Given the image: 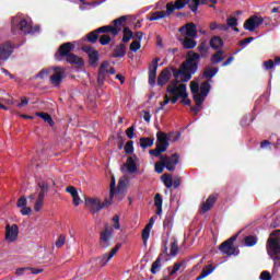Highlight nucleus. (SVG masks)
<instances>
[{"label": "nucleus", "mask_w": 280, "mask_h": 280, "mask_svg": "<svg viewBox=\"0 0 280 280\" xmlns=\"http://www.w3.org/2000/svg\"><path fill=\"white\" fill-rule=\"evenodd\" d=\"M198 65H200V55L194 50L188 51L179 69L172 68L173 78H180V82H189L191 75L198 72Z\"/></svg>", "instance_id": "nucleus-1"}, {"label": "nucleus", "mask_w": 280, "mask_h": 280, "mask_svg": "<svg viewBox=\"0 0 280 280\" xmlns=\"http://www.w3.org/2000/svg\"><path fill=\"white\" fill-rule=\"evenodd\" d=\"M126 15H122L113 21V25L101 26L85 35V40L95 45L100 40V34H112V36H117L121 32V26L126 23Z\"/></svg>", "instance_id": "nucleus-2"}, {"label": "nucleus", "mask_w": 280, "mask_h": 280, "mask_svg": "<svg viewBox=\"0 0 280 280\" xmlns=\"http://www.w3.org/2000/svg\"><path fill=\"white\" fill-rule=\"evenodd\" d=\"M267 255L273 261V270L280 268V230L273 231L266 243Z\"/></svg>", "instance_id": "nucleus-3"}, {"label": "nucleus", "mask_w": 280, "mask_h": 280, "mask_svg": "<svg viewBox=\"0 0 280 280\" xmlns=\"http://www.w3.org/2000/svg\"><path fill=\"white\" fill-rule=\"evenodd\" d=\"M11 32L13 36H16L18 34L27 36V34H36V32H40V26H32L25 18L14 16L11 21Z\"/></svg>", "instance_id": "nucleus-4"}, {"label": "nucleus", "mask_w": 280, "mask_h": 280, "mask_svg": "<svg viewBox=\"0 0 280 280\" xmlns=\"http://www.w3.org/2000/svg\"><path fill=\"white\" fill-rule=\"evenodd\" d=\"M158 159L161 162L155 164V172L158 174H163V170H167V172H174L176 170V165L180 163V155L178 153H173L171 156L168 155H160Z\"/></svg>", "instance_id": "nucleus-5"}, {"label": "nucleus", "mask_w": 280, "mask_h": 280, "mask_svg": "<svg viewBox=\"0 0 280 280\" xmlns=\"http://www.w3.org/2000/svg\"><path fill=\"white\" fill-rule=\"evenodd\" d=\"M170 148V138L167 133L163 131H158L156 132V148L151 149L149 151V154L151 156L159 158L163 152H167V149Z\"/></svg>", "instance_id": "nucleus-6"}, {"label": "nucleus", "mask_w": 280, "mask_h": 280, "mask_svg": "<svg viewBox=\"0 0 280 280\" xmlns=\"http://www.w3.org/2000/svg\"><path fill=\"white\" fill-rule=\"evenodd\" d=\"M240 233H242V232L236 233L235 235L228 238L219 246V250L223 255H228V257H231L233 255L234 256L240 255V249H237V247L235 246V242H237V237H238Z\"/></svg>", "instance_id": "nucleus-7"}, {"label": "nucleus", "mask_w": 280, "mask_h": 280, "mask_svg": "<svg viewBox=\"0 0 280 280\" xmlns=\"http://www.w3.org/2000/svg\"><path fill=\"white\" fill-rule=\"evenodd\" d=\"M180 82H183L180 81V77L172 80L166 88V92L170 93V95H176V93H179L182 100H186V97H189V94L187 93V85L185 83L180 84Z\"/></svg>", "instance_id": "nucleus-8"}, {"label": "nucleus", "mask_w": 280, "mask_h": 280, "mask_svg": "<svg viewBox=\"0 0 280 280\" xmlns=\"http://www.w3.org/2000/svg\"><path fill=\"white\" fill-rule=\"evenodd\" d=\"M113 226L108 225V223L104 224V230L100 233L98 246L101 248H108L112 245L113 240Z\"/></svg>", "instance_id": "nucleus-9"}, {"label": "nucleus", "mask_w": 280, "mask_h": 280, "mask_svg": "<svg viewBox=\"0 0 280 280\" xmlns=\"http://www.w3.org/2000/svg\"><path fill=\"white\" fill-rule=\"evenodd\" d=\"M109 187L110 198H115L116 196L118 197V200H124V194L126 192V180L119 179L117 187L115 179H112Z\"/></svg>", "instance_id": "nucleus-10"}, {"label": "nucleus", "mask_w": 280, "mask_h": 280, "mask_svg": "<svg viewBox=\"0 0 280 280\" xmlns=\"http://www.w3.org/2000/svg\"><path fill=\"white\" fill-rule=\"evenodd\" d=\"M82 51H84V54H86L89 60V65L90 67H97L100 65V51H97L95 48H93V46H82Z\"/></svg>", "instance_id": "nucleus-11"}, {"label": "nucleus", "mask_w": 280, "mask_h": 280, "mask_svg": "<svg viewBox=\"0 0 280 280\" xmlns=\"http://www.w3.org/2000/svg\"><path fill=\"white\" fill-rule=\"evenodd\" d=\"M37 187H39L40 191L37 196V200L35 201L34 206L36 212L40 211V209H43V205H45V194L49 191V184L45 182H39L37 184Z\"/></svg>", "instance_id": "nucleus-12"}, {"label": "nucleus", "mask_w": 280, "mask_h": 280, "mask_svg": "<svg viewBox=\"0 0 280 280\" xmlns=\"http://www.w3.org/2000/svg\"><path fill=\"white\" fill-rule=\"evenodd\" d=\"M71 51H73V44H71V42L63 43L55 54V59L61 62L62 58H67L71 55Z\"/></svg>", "instance_id": "nucleus-13"}, {"label": "nucleus", "mask_w": 280, "mask_h": 280, "mask_svg": "<svg viewBox=\"0 0 280 280\" xmlns=\"http://www.w3.org/2000/svg\"><path fill=\"white\" fill-rule=\"evenodd\" d=\"M264 24V18H259L257 15H252L249 19H247L244 23V30H247L248 32H255L259 25Z\"/></svg>", "instance_id": "nucleus-14"}, {"label": "nucleus", "mask_w": 280, "mask_h": 280, "mask_svg": "<svg viewBox=\"0 0 280 280\" xmlns=\"http://www.w3.org/2000/svg\"><path fill=\"white\" fill-rule=\"evenodd\" d=\"M161 58L156 57L153 59L149 66V84L154 86L156 84V71H159V62Z\"/></svg>", "instance_id": "nucleus-15"}, {"label": "nucleus", "mask_w": 280, "mask_h": 280, "mask_svg": "<svg viewBox=\"0 0 280 280\" xmlns=\"http://www.w3.org/2000/svg\"><path fill=\"white\" fill-rule=\"evenodd\" d=\"M180 34H185L188 38H197L198 37V28L194 22L186 23L182 27H179Z\"/></svg>", "instance_id": "nucleus-16"}, {"label": "nucleus", "mask_w": 280, "mask_h": 280, "mask_svg": "<svg viewBox=\"0 0 280 280\" xmlns=\"http://www.w3.org/2000/svg\"><path fill=\"white\" fill-rule=\"evenodd\" d=\"M119 248H121L120 243L116 244L115 247L110 249L109 254H104L102 257H98L97 261L100 264V267L104 268V266H106V264L110 261L113 257H115V255H117Z\"/></svg>", "instance_id": "nucleus-17"}, {"label": "nucleus", "mask_w": 280, "mask_h": 280, "mask_svg": "<svg viewBox=\"0 0 280 280\" xmlns=\"http://www.w3.org/2000/svg\"><path fill=\"white\" fill-rule=\"evenodd\" d=\"M12 54H14V45L12 43L5 42L0 45V60H8Z\"/></svg>", "instance_id": "nucleus-18"}, {"label": "nucleus", "mask_w": 280, "mask_h": 280, "mask_svg": "<svg viewBox=\"0 0 280 280\" xmlns=\"http://www.w3.org/2000/svg\"><path fill=\"white\" fill-rule=\"evenodd\" d=\"M54 71V74L50 77V82L54 86H59L62 80H65V68L55 67Z\"/></svg>", "instance_id": "nucleus-19"}, {"label": "nucleus", "mask_w": 280, "mask_h": 280, "mask_svg": "<svg viewBox=\"0 0 280 280\" xmlns=\"http://www.w3.org/2000/svg\"><path fill=\"white\" fill-rule=\"evenodd\" d=\"M5 240L7 242H16L19 240V225L12 224L5 226Z\"/></svg>", "instance_id": "nucleus-20"}, {"label": "nucleus", "mask_w": 280, "mask_h": 280, "mask_svg": "<svg viewBox=\"0 0 280 280\" xmlns=\"http://www.w3.org/2000/svg\"><path fill=\"white\" fill-rule=\"evenodd\" d=\"M172 80V68H165L158 77V86H165Z\"/></svg>", "instance_id": "nucleus-21"}, {"label": "nucleus", "mask_w": 280, "mask_h": 280, "mask_svg": "<svg viewBox=\"0 0 280 280\" xmlns=\"http://www.w3.org/2000/svg\"><path fill=\"white\" fill-rule=\"evenodd\" d=\"M85 206L90 208V211L95 214V213H100V207H102V201H100V199L97 198H90V197H85Z\"/></svg>", "instance_id": "nucleus-22"}, {"label": "nucleus", "mask_w": 280, "mask_h": 280, "mask_svg": "<svg viewBox=\"0 0 280 280\" xmlns=\"http://www.w3.org/2000/svg\"><path fill=\"white\" fill-rule=\"evenodd\" d=\"M125 167L128 174H137L139 172V167L137 166V158L136 155L129 156L127 162L125 163Z\"/></svg>", "instance_id": "nucleus-23"}, {"label": "nucleus", "mask_w": 280, "mask_h": 280, "mask_svg": "<svg viewBox=\"0 0 280 280\" xmlns=\"http://www.w3.org/2000/svg\"><path fill=\"white\" fill-rule=\"evenodd\" d=\"M215 200H218V198L213 195H210L208 197V199L206 200V202H203L201 205L200 213H202V215H205V213H207V211H211L213 205H215Z\"/></svg>", "instance_id": "nucleus-24"}, {"label": "nucleus", "mask_w": 280, "mask_h": 280, "mask_svg": "<svg viewBox=\"0 0 280 280\" xmlns=\"http://www.w3.org/2000/svg\"><path fill=\"white\" fill-rule=\"evenodd\" d=\"M66 191L72 197V203L74 207H80V195H78V189L74 186H68Z\"/></svg>", "instance_id": "nucleus-25"}, {"label": "nucleus", "mask_w": 280, "mask_h": 280, "mask_svg": "<svg viewBox=\"0 0 280 280\" xmlns=\"http://www.w3.org/2000/svg\"><path fill=\"white\" fill-rule=\"evenodd\" d=\"M126 56V44L120 43L115 46L112 58H124Z\"/></svg>", "instance_id": "nucleus-26"}, {"label": "nucleus", "mask_w": 280, "mask_h": 280, "mask_svg": "<svg viewBox=\"0 0 280 280\" xmlns=\"http://www.w3.org/2000/svg\"><path fill=\"white\" fill-rule=\"evenodd\" d=\"M66 62L69 65H78L79 67L84 65V60L72 52L66 57Z\"/></svg>", "instance_id": "nucleus-27"}, {"label": "nucleus", "mask_w": 280, "mask_h": 280, "mask_svg": "<svg viewBox=\"0 0 280 280\" xmlns=\"http://www.w3.org/2000/svg\"><path fill=\"white\" fill-rule=\"evenodd\" d=\"M196 37H186L184 39H180V43L184 47V49H195V47L198 45Z\"/></svg>", "instance_id": "nucleus-28"}, {"label": "nucleus", "mask_w": 280, "mask_h": 280, "mask_svg": "<svg viewBox=\"0 0 280 280\" xmlns=\"http://www.w3.org/2000/svg\"><path fill=\"white\" fill-rule=\"evenodd\" d=\"M224 58H226L224 56V50H218L217 52H214L211 56L210 62H211V65H220V62H222V60H224Z\"/></svg>", "instance_id": "nucleus-29"}, {"label": "nucleus", "mask_w": 280, "mask_h": 280, "mask_svg": "<svg viewBox=\"0 0 280 280\" xmlns=\"http://www.w3.org/2000/svg\"><path fill=\"white\" fill-rule=\"evenodd\" d=\"M161 180L163 182L166 189H172V187L174 186V178L171 174H163Z\"/></svg>", "instance_id": "nucleus-30"}, {"label": "nucleus", "mask_w": 280, "mask_h": 280, "mask_svg": "<svg viewBox=\"0 0 280 280\" xmlns=\"http://www.w3.org/2000/svg\"><path fill=\"white\" fill-rule=\"evenodd\" d=\"M224 45V42L222 40V37L220 36H213L210 39V47L212 49H220Z\"/></svg>", "instance_id": "nucleus-31"}, {"label": "nucleus", "mask_w": 280, "mask_h": 280, "mask_svg": "<svg viewBox=\"0 0 280 280\" xmlns=\"http://www.w3.org/2000/svg\"><path fill=\"white\" fill-rule=\"evenodd\" d=\"M218 71H219L218 68L207 67L203 69V78H206V80H211L212 78H215V74L218 73Z\"/></svg>", "instance_id": "nucleus-32"}, {"label": "nucleus", "mask_w": 280, "mask_h": 280, "mask_svg": "<svg viewBox=\"0 0 280 280\" xmlns=\"http://www.w3.org/2000/svg\"><path fill=\"white\" fill-rule=\"evenodd\" d=\"M154 145L153 138L142 137L140 138V148L145 150V148H152Z\"/></svg>", "instance_id": "nucleus-33"}, {"label": "nucleus", "mask_w": 280, "mask_h": 280, "mask_svg": "<svg viewBox=\"0 0 280 280\" xmlns=\"http://www.w3.org/2000/svg\"><path fill=\"white\" fill-rule=\"evenodd\" d=\"M258 238L255 235H247L244 237V245L247 246L248 248L256 246Z\"/></svg>", "instance_id": "nucleus-34"}, {"label": "nucleus", "mask_w": 280, "mask_h": 280, "mask_svg": "<svg viewBox=\"0 0 280 280\" xmlns=\"http://www.w3.org/2000/svg\"><path fill=\"white\" fill-rule=\"evenodd\" d=\"M36 117H40V119H43L44 121H46V124L50 126L55 125L54 118H51V115H49L48 113L37 112Z\"/></svg>", "instance_id": "nucleus-35"}, {"label": "nucleus", "mask_w": 280, "mask_h": 280, "mask_svg": "<svg viewBox=\"0 0 280 280\" xmlns=\"http://www.w3.org/2000/svg\"><path fill=\"white\" fill-rule=\"evenodd\" d=\"M211 272H213V266L208 265L202 269L201 273L196 278V280H202L206 277H209V275H211Z\"/></svg>", "instance_id": "nucleus-36"}, {"label": "nucleus", "mask_w": 280, "mask_h": 280, "mask_svg": "<svg viewBox=\"0 0 280 280\" xmlns=\"http://www.w3.org/2000/svg\"><path fill=\"white\" fill-rule=\"evenodd\" d=\"M161 257H163V254H160V256L155 259V261L151 266V273L156 275L161 270Z\"/></svg>", "instance_id": "nucleus-37"}, {"label": "nucleus", "mask_w": 280, "mask_h": 280, "mask_svg": "<svg viewBox=\"0 0 280 280\" xmlns=\"http://www.w3.org/2000/svg\"><path fill=\"white\" fill-rule=\"evenodd\" d=\"M148 21H159L161 19H165V11H155L151 13L150 16L147 18Z\"/></svg>", "instance_id": "nucleus-38"}, {"label": "nucleus", "mask_w": 280, "mask_h": 280, "mask_svg": "<svg viewBox=\"0 0 280 280\" xmlns=\"http://www.w3.org/2000/svg\"><path fill=\"white\" fill-rule=\"evenodd\" d=\"M226 25H228V28L232 27V30H234V32H240V28H236L237 27V18L230 15L226 20Z\"/></svg>", "instance_id": "nucleus-39"}, {"label": "nucleus", "mask_w": 280, "mask_h": 280, "mask_svg": "<svg viewBox=\"0 0 280 280\" xmlns=\"http://www.w3.org/2000/svg\"><path fill=\"white\" fill-rule=\"evenodd\" d=\"M197 51L199 52L200 59L201 58H207V54L209 51V46H207L206 43H201L198 47H197Z\"/></svg>", "instance_id": "nucleus-40"}, {"label": "nucleus", "mask_w": 280, "mask_h": 280, "mask_svg": "<svg viewBox=\"0 0 280 280\" xmlns=\"http://www.w3.org/2000/svg\"><path fill=\"white\" fill-rule=\"evenodd\" d=\"M122 34V43H130V39L135 36V33H132L129 27H125Z\"/></svg>", "instance_id": "nucleus-41"}, {"label": "nucleus", "mask_w": 280, "mask_h": 280, "mask_svg": "<svg viewBox=\"0 0 280 280\" xmlns=\"http://www.w3.org/2000/svg\"><path fill=\"white\" fill-rule=\"evenodd\" d=\"M152 231V228L150 225H145L144 229L142 230V242L143 245L148 244V240H150V232Z\"/></svg>", "instance_id": "nucleus-42"}, {"label": "nucleus", "mask_w": 280, "mask_h": 280, "mask_svg": "<svg viewBox=\"0 0 280 280\" xmlns=\"http://www.w3.org/2000/svg\"><path fill=\"white\" fill-rule=\"evenodd\" d=\"M200 91H201V95L206 96L209 95V92L211 91V84H209V81H205L203 83H201L200 86Z\"/></svg>", "instance_id": "nucleus-43"}, {"label": "nucleus", "mask_w": 280, "mask_h": 280, "mask_svg": "<svg viewBox=\"0 0 280 280\" xmlns=\"http://www.w3.org/2000/svg\"><path fill=\"white\" fill-rule=\"evenodd\" d=\"M206 97L207 96H205L203 94L198 93V94H194L192 100L196 106H202V103L205 102Z\"/></svg>", "instance_id": "nucleus-44"}, {"label": "nucleus", "mask_w": 280, "mask_h": 280, "mask_svg": "<svg viewBox=\"0 0 280 280\" xmlns=\"http://www.w3.org/2000/svg\"><path fill=\"white\" fill-rule=\"evenodd\" d=\"M110 40V35L103 33V35L100 37L98 43L103 46L109 45Z\"/></svg>", "instance_id": "nucleus-45"}, {"label": "nucleus", "mask_w": 280, "mask_h": 280, "mask_svg": "<svg viewBox=\"0 0 280 280\" xmlns=\"http://www.w3.org/2000/svg\"><path fill=\"white\" fill-rule=\"evenodd\" d=\"M178 242L175 241L171 244L170 256L176 257V255H178Z\"/></svg>", "instance_id": "nucleus-46"}, {"label": "nucleus", "mask_w": 280, "mask_h": 280, "mask_svg": "<svg viewBox=\"0 0 280 280\" xmlns=\"http://www.w3.org/2000/svg\"><path fill=\"white\" fill-rule=\"evenodd\" d=\"M113 205V198H110V192H109V198H106L104 202H101V207L96 209V211H102V209H106V207H110Z\"/></svg>", "instance_id": "nucleus-47"}, {"label": "nucleus", "mask_w": 280, "mask_h": 280, "mask_svg": "<svg viewBox=\"0 0 280 280\" xmlns=\"http://www.w3.org/2000/svg\"><path fill=\"white\" fill-rule=\"evenodd\" d=\"M190 92L192 95L200 93V84L197 81L190 82Z\"/></svg>", "instance_id": "nucleus-48"}, {"label": "nucleus", "mask_w": 280, "mask_h": 280, "mask_svg": "<svg viewBox=\"0 0 280 280\" xmlns=\"http://www.w3.org/2000/svg\"><path fill=\"white\" fill-rule=\"evenodd\" d=\"M125 152L127 154H132V152H135V142L132 140H129L126 144H125Z\"/></svg>", "instance_id": "nucleus-49"}, {"label": "nucleus", "mask_w": 280, "mask_h": 280, "mask_svg": "<svg viewBox=\"0 0 280 280\" xmlns=\"http://www.w3.org/2000/svg\"><path fill=\"white\" fill-rule=\"evenodd\" d=\"M65 242H67V236H65L63 234L59 235V237L57 238L55 246H57V248H62V246H65Z\"/></svg>", "instance_id": "nucleus-50"}, {"label": "nucleus", "mask_w": 280, "mask_h": 280, "mask_svg": "<svg viewBox=\"0 0 280 280\" xmlns=\"http://www.w3.org/2000/svg\"><path fill=\"white\" fill-rule=\"evenodd\" d=\"M200 5V2H198V0H191L189 3H188V8L189 10H191V12H198V8Z\"/></svg>", "instance_id": "nucleus-51"}, {"label": "nucleus", "mask_w": 280, "mask_h": 280, "mask_svg": "<svg viewBox=\"0 0 280 280\" xmlns=\"http://www.w3.org/2000/svg\"><path fill=\"white\" fill-rule=\"evenodd\" d=\"M129 49H130V51H135V52L139 51V50L141 49V42H139V40H133V42L130 44Z\"/></svg>", "instance_id": "nucleus-52"}, {"label": "nucleus", "mask_w": 280, "mask_h": 280, "mask_svg": "<svg viewBox=\"0 0 280 280\" xmlns=\"http://www.w3.org/2000/svg\"><path fill=\"white\" fill-rule=\"evenodd\" d=\"M188 3H189V0H176L175 8L176 10H183V8H185Z\"/></svg>", "instance_id": "nucleus-53"}, {"label": "nucleus", "mask_w": 280, "mask_h": 280, "mask_svg": "<svg viewBox=\"0 0 280 280\" xmlns=\"http://www.w3.org/2000/svg\"><path fill=\"white\" fill-rule=\"evenodd\" d=\"M106 73L107 72L98 71V77H97V84H98V86H102V84H104V82H106Z\"/></svg>", "instance_id": "nucleus-54"}, {"label": "nucleus", "mask_w": 280, "mask_h": 280, "mask_svg": "<svg viewBox=\"0 0 280 280\" xmlns=\"http://www.w3.org/2000/svg\"><path fill=\"white\" fill-rule=\"evenodd\" d=\"M110 67V62L108 61H103L98 68V71L103 73H108V68Z\"/></svg>", "instance_id": "nucleus-55"}, {"label": "nucleus", "mask_w": 280, "mask_h": 280, "mask_svg": "<svg viewBox=\"0 0 280 280\" xmlns=\"http://www.w3.org/2000/svg\"><path fill=\"white\" fill-rule=\"evenodd\" d=\"M167 104H170V95L165 94L164 101L160 103V107L158 108L156 113H159V110H163Z\"/></svg>", "instance_id": "nucleus-56"}, {"label": "nucleus", "mask_w": 280, "mask_h": 280, "mask_svg": "<svg viewBox=\"0 0 280 280\" xmlns=\"http://www.w3.org/2000/svg\"><path fill=\"white\" fill-rule=\"evenodd\" d=\"M183 266V262H175L173 269L170 271V277L176 275Z\"/></svg>", "instance_id": "nucleus-57"}, {"label": "nucleus", "mask_w": 280, "mask_h": 280, "mask_svg": "<svg viewBox=\"0 0 280 280\" xmlns=\"http://www.w3.org/2000/svg\"><path fill=\"white\" fill-rule=\"evenodd\" d=\"M174 10H176L175 4H173V3H167V4H166L165 16H171L172 13L174 12Z\"/></svg>", "instance_id": "nucleus-58"}, {"label": "nucleus", "mask_w": 280, "mask_h": 280, "mask_svg": "<svg viewBox=\"0 0 280 280\" xmlns=\"http://www.w3.org/2000/svg\"><path fill=\"white\" fill-rule=\"evenodd\" d=\"M173 220L172 217H166L163 221L164 229H168V231L172 229Z\"/></svg>", "instance_id": "nucleus-59"}, {"label": "nucleus", "mask_w": 280, "mask_h": 280, "mask_svg": "<svg viewBox=\"0 0 280 280\" xmlns=\"http://www.w3.org/2000/svg\"><path fill=\"white\" fill-rule=\"evenodd\" d=\"M112 221L114 222V225L113 228L116 230V231H119V229H121V224H119V215L116 214L113 217Z\"/></svg>", "instance_id": "nucleus-60"}, {"label": "nucleus", "mask_w": 280, "mask_h": 280, "mask_svg": "<svg viewBox=\"0 0 280 280\" xmlns=\"http://www.w3.org/2000/svg\"><path fill=\"white\" fill-rule=\"evenodd\" d=\"M154 207H163V197L161 196V194L155 195Z\"/></svg>", "instance_id": "nucleus-61"}, {"label": "nucleus", "mask_w": 280, "mask_h": 280, "mask_svg": "<svg viewBox=\"0 0 280 280\" xmlns=\"http://www.w3.org/2000/svg\"><path fill=\"white\" fill-rule=\"evenodd\" d=\"M126 136L128 139H135V125L126 129Z\"/></svg>", "instance_id": "nucleus-62"}, {"label": "nucleus", "mask_w": 280, "mask_h": 280, "mask_svg": "<svg viewBox=\"0 0 280 280\" xmlns=\"http://www.w3.org/2000/svg\"><path fill=\"white\" fill-rule=\"evenodd\" d=\"M167 137H168V141H173V143L178 141V139H180V135L176 132H171L167 135Z\"/></svg>", "instance_id": "nucleus-63"}, {"label": "nucleus", "mask_w": 280, "mask_h": 280, "mask_svg": "<svg viewBox=\"0 0 280 280\" xmlns=\"http://www.w3.org/2000/svg\"><path fill=\"white\" fill-rule=\"evenodd\" d=\"M260 280H272V276L270 275V271H262L259 277Z\"/></svg>", "instance_id": "nucleus-64"}]
</instances>
